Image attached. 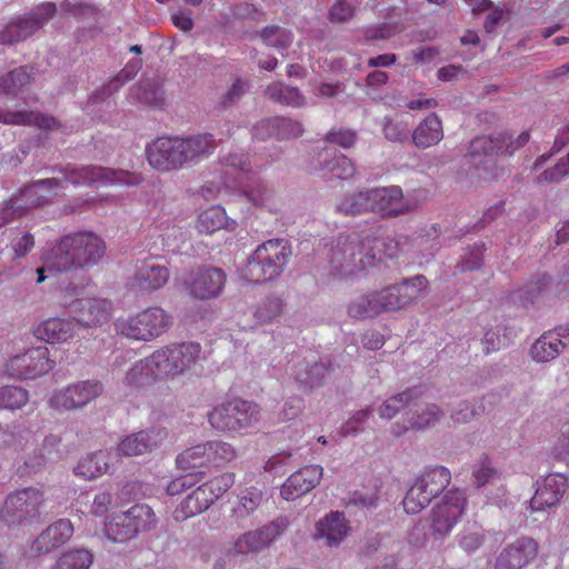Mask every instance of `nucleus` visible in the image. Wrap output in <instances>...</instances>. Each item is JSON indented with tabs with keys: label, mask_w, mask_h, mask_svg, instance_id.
Here are the masks:
<instances>
[{
	"label": "nucleus",
	"mask_w": 569,
	"mask_h": 569,
	"mask_svg": "<svg viewBox=\"0 0 569 569\" xmlns=\"http://www.w3.org/2000/svg\"><path fill=\"white\" fill-rule=\"evenodd\" d=\"M550 277L542 274L532 279L528 284L517 291V298L523 303H533L549 287Z\"/></svg>",
	"instance_id": "nucleus-57"
},
{
	"label": "nucleus",
	"mask_w": 569,
	"mask_h": 569,
	"mask_svg": "<svg viewBox=\"0 0 569 569\" xmlns=\"http://www.w3.org/2000/svg\"><path fill=\"white\" fill-rule=\"evenodd\" d=\"M31 72L28 67L16 68L0 77V93L17 96L30 83Z\"/></svg>",
	"instance_id": "nucleus-46"
},
{
	"label": "nucleus",
	"mask_w": 569,
	"mask_h": 569,
	"mask_svg": "<svg viewBox=\"0 0 569 569\" xmlns=\"http://www.w3.org/2000/svg\"><path fill=\"white\" fill-rule=\"evenodd\" d=\"M102 392L103 385L99 380H81L54 390L48 405L60 412L79 410L100 397Z\"/></svg>",
	"instance_id": "nucleus-14"
},
{
	"label": "nucleus",
	"mask_w": 569,
	"mask_h": 569,
	"mask_svg": "<svg viewBox=\"0 0 569 569\" xmlns=\"http://www.w3.org/2000/svg\"><path fill=\"white\" fill-rule=\"evenodd\" d=\"M566 177H569V152L566 157L559 159L552 168L539 174L536 181L538 184L557 183Z\"/></svg>",
	"instance_id": "nucleus-59"
},
{
	"label": "nucleus",
	"mask_w": 569,
	"mask_h": 569,
	"mask_svg": "<svg viewBox=\"0 0 569 569\" xmlns=\"http://www.w3.org/2000/svg\"><path fill=\"white\" fill-rule=\"evenodd\" d=\"M283 531L282 523L272 521L259 529L247 531L234 541L230 553L248 555L268 548Z\"/></svg>",
	"instance_id": "nucleus-22"
},
{
	"label": "nucleus",
	"mask_w": 569,
	"mask_h": 569,
	"mask_svg": "<svg viewBox=\"0 0 569 569\" xmlns=\"http://www.w3.org/2000/svg\"><path fill=\"white\" fill-rule=\"evenodd\" d=\"M0 122L11 126H33L49 131L61 128L54 117L32 110L0 111Z\"/></svg>",
	"instance_id": "nucleus-31"
},
{
	"label": "nucleus",
	"mask_w": 569,
	"mask_h": 569,
	"mask_svg": "<svg viewBox=\"0 0 569 569\" xmlns=\"http://www.w3.org/2000/svg\"><path fill=\"white\" fill-rule=\"evenodd\" d=\"M415 390L400 392L396 396L388 398L379 408L378 415L382 419L393 418L402 408L410 405L416 396Z\"/></svg>",
	"instance_id": "nucleus-55"
},
{
	"label": "nucleus",
	"mask_w": 569,
	"mask_h": 569,
	"mask_svg": "<svg viewBox=\"0 0 569 569\" xmlns=\"http://www.w3.org/2000/svg\"><path fill=\"white\" fill-rule=\"evenodd\" d=\"M77 327L73 318H49L38 325L34 336L48 343H64L74 338Z\"/></svg>",
	"instance_id": "nucleus-30"
},
{
	"label": "nucleus",
	"mask_w": 569,
	"mask_h": 569,
	"mask_svg": "<svg viewBox=\"0 0 569 569\" xmlns=\"http://www.w3.org/2000/svg\"><path fill=\"white\" fill-rule=\"evenodd\" d=\"M567 489V478L561 473H550L546 476L530 500L532 511H542L556 506Z\"/></svg>",
	"instance_id": "nucleus-27"
},
{
	"label": "nucleus",
	"mask_w": 569,
	"mask_h": 569,
	"mask_svg": "<svg viewBox=\"0 0 569 569\" xmlns=\"http://www.w3.org/2000/svg\"><path fill=\"white\" fill-rule=\"evenodd\" d=\"M54 361L46 346L31 348L22 353L11 356L3 366V373L14 380H32L50 372Z\"/></svg>",
	"instance_id": "nucleus-13"
},
{
	"label": "nucleus",
	"mask_w": 569,
	"mask_h": 569,
	"mask_svg": "<svg viewBox=\"0 0 569 569\" xmlns=\"http://www.w3.org/2000/svg\"><path fill=\"white\" fill-rule=\"evenodd\" d=\"M565 349V340L557 332H543L531 346L530 356L537 362H548L557 358Z\"/></svg>",
	"instance_id": "nucleus-37"
},
{
	"label": "nucleus",
	"mask_w": 569,
	"mask_h": 569,
	"mask_svg": "<svg viewBox=\"0 0 569 569\" xmlns=\"http://www.w3.org/2000/svg\"><path fill=\"white\" fill-rule=\"evenodd\" d=\"M107 537L113 542H124L136 537L128 511L114 513L104 525Z\"/></svg>",
	"instance_id": "nucleus-44"
},
{
	"label": "nucleus",
	"mask_w": 569,
	"mask_h": 569,
	"mask_svg": "<svg viewBox=\"0 0 569 569\" xmlns=\"http://www.w3.org/2000/svg\"><path fill=\"white\" fill-rule=\"evenodd\" d=\"M291 256L287 240L269 239L259 244L241 270L242 278L250 283L260 284L280 277Z\"/></svg>",
	"instance_id": "nucleus-4"
},
{
	"label": "nucleus",
	"mask_w": 569,
	"mask_h": 569,
	"mask_svg": "<svg viewBox=\"0 0 569 569\" xmlns=\"http://www.w3.org/2000/svg\"><path fill=\"white\" fill-rule=\"evenodd\" d=\"M73 535V525L69 519H59L48 526L30 545V557H38L67 543Z\"/></svg>",
	"instance_id": "nucleus-24"
},
{
	"label": "nucleus",
	"mask_w": 569,
	"mask_h": 569,
	"mask_svg": "<svg viewBox=\"0 0 569 569\" xmlns=\"http://www.w3.org/2000/svg\"><path fill=\"white\" fill-rule=\"evenodd\" d=\"M169 268L157 258L138 260L127 278V287L137 293L150 295L162 289L169 281Z\"/></svg>",
	"instance_id": "nucleus-16"
},
{
	"label": "nucleus",
	"mask_w": 569,
	"mask_h": 569,
	"mask_svg": "<svg viewBox=\"0 0 569 569\" xmlns=\"http://www.w3.org/2000/svg\"><path fill=\"white\" fill-rule=\"evenodd\" d=\"M216 149L211 133H197L188 137H159L146 148V158L151 168L159 172L179 170L199 161Z\"/></svg>",
	"instance_id": "nucleus-3"
},
{
	"label": "nucleus",
	"mask_w": 569,
	"mask_h": 569,
	"mask_svg": "<svg viewBox=\"0 0 569 569\" xmlns=\"http://www.w3.org/2000/svg\"><path fill=\"white\" fill-rule=\"evenodd\" d=\"M207 442L187 448L177 456V467L183 471L207 468Z\"/></svg>",
	"instance_id": "nucleus-50"
},
{
	"label": "nucleus",
	"mask_w": 569,
	"mask_h": 569,
	"mask_svg": "<svg viewBox=\"0 0 569 569\" xmlns=\"http://www.w3.org/2000/svg\"><path fill=\"white\" fill-rule=\"evenodd\" d=\"M327 372L328 367L323 363L316 362L310 366L306 362H298L292 375L301 385L313 388L323 383Z\"/></svg>",
	"instance_id": "nucleus-45"
},
{
	"label": "nucleus",
	"mask_w": 569,
	"mask_h": 569,
	"mask_svg": "<svg viewBox=\"0 0 569 569\" xmlns=\"http://www.w3.org/2000/svg\"><path fill=\"white\" fill-rule=\"evenodd\" d=\"M167 381L182 377L200 376L203 371L206 356L198 341H176L154 350Z\"/></svg>",
	"instance_id": "nucleus-5"
},
{
	"label": "nucleus",
	"mask_w": 569,
	"mask_h": 569,
	"mask_svg": "<svg viewBox=\"0 0 569 569\" xmlns=\"http://www.w3.org/2000/svg\"><path fill=\"white\" fill-rule=\"evenodd\" d=\"M486 542L483 529L478 526L472 528H465L458 536V546L467 555H473Z\"/></svg>",
	"instance_id": "nucleus-56"
},
{
	"label": "nucleus",
	"mask_w": 569,
	"mask_h": 569,
	"mask_svg": "<svg viewBox=\"0 0 569 569\" xmlns=\"http://www.w3.org/2000/svg\"><path fill=\"white\" fill-rule=\"evenodd\" d=\"M236 224L234 220L227 217L226 210L221 206H211L204 209L196 221L198 232L203 234H212L221 229L233 230Z\"/></svg>",
	"instance_id": "nucleus-35"
},
{
	"label": "nucleus",
	"mask_w": 569,
	"mask_h": 569,
	"mask_svg": "<svg viewBox=\"0 0 569 569\" xmlns=\"http://www.w3.org/2000/svg\"><path fill=\"white\" fill-rule=\"evenodd\" d=\"M432 498L415 482L403 498V509L409 515H417L425 509Z\"/></svg>",
	"instance_id": "nucleus-54"
},
{
	"label": "nucleus",
	"mask_w": 569,
	"mask_h": 569,
	"mask_svg": "<svg viewBox=\"0 0 569 569\" xmlns=\"http://www.w3.org/2000/svg\"><path fill=\"white\" fill-rule=\"evenodd\" d=\"M167 438V431L163 428L152 427L127 436L117 447L118 456L133 457L152 451L159 447Z\"/></svg>",
	"instance_id": "nucleus-25"
},
{
	"label": "nucleus",
	"mask_w": 569,
	"mask_h": 569,
	"mask_svg": "<svg viewBox=\"0 0 569 569\" xmlns=\"http://www.w3.org/2000/svg\"><path fill=\"white\" fill-rule=\"evenodd\" d=\"M84 277L81 284L72 282L59 290V303L74 315L77 325L86 328L101 327L112 317V302L104 298H81L83 289L89 283Z\"/></svg>",
	"instance_id": "nucleus-6"
},
{
	"label": "nucleus",
	"mask_w": 569,
	"mask_h": 569,
	"mask_svg": "<svg viewBox=\"0 0 569 569\" xmlns=\"http://www.w3.org/2000/svg\"><path fill=\"white\" fill-rule=\"evenodd\" d=\"M236 476L232 472H223L202 483L212 500H218L234 485Z\"/></svg>",
	"instance_id": "nucleus-58"
},
{
	"label": "nucleus",
	"mask_w": 569,
	"mask_h": 569,
	"mask_svg": "<svg viewBox=\"0 0 569 569\" xmlns=\"http://www.w3.org/2000/svg\"><path fill=\"white\" fill-rule=\"evenodd\" d=\"M325 140L343 149H349L356 143L357 132L346 128H332L327 132Z\"/></svg>",
	"instance_id": "nucleus-64"
},
{
	"label": "nucleus",
	"mask_w": 569,
	"mask_h": 569,
	"mask_svg": "<svg viewBox=\"0 0 569 569\" xmlns=\"http://www.w3.org/2000/svg\"><path fill=\"white\" fill-rule=\"evenodd\" d=\"M227 277L220 268H198L184 278L189 296L197 300L214 299L223 291Z\"/></svg>",
	"instance_id": "nucleus-18"
},
{
	"label": "nucleus",
	"mask_w": 569,
	"mask_h": 569,
	"mask_svg": "<svg viewBox=\"0 0 569 569\" xmlns=\"http://www.w3.org/2000/svg\"><path fill=\"white\" fill-rule=\"evenodd\" d=\"M350 526L345 513L331 511L316 523L315 540H321L328 547L340 545L349 535Z\"/></svg>",
	"instance_id": "nucleus-28"
},
{
	"label": "nucleus",
	"mask_w": 569,
	"mask_h": 569,
	"mask_svg": "<svg viewBox=\"0 0 569 569\" xmlns=\"http://www.w3.org/2000/svg\"><path fill=\"white\" fill-rule=\"evenodd\" d=\"M497 476V470L492 466L491 460L483 456L472 467L473 483L477 487H482L490 482Z\"/></svg>",
	"instance_id": "nucleus-61"
},
{
	"label": "nucleus",
	"mask_w": 569,
	"mask_h": 569,
	"mask_svg": "<svg viewBox=\"0 0 569 569\" xmlns=\"http://www.w3.org/2000/svg\"><path fill=\"white\" fill-rule=\"evenodd\" d=\"M530 140L529 131H522L517 138L508 132H500L496 136L477 137L471 142V156L483 153L485 156L509 154L522 148Z\"/></svg>",
	"instance_id": "nucleus-21"
},
{
	"label": "nucleus",
	"mask_w": 569,
	"mask_h": 569,
	"mask_svg": "<svg viewBox=\"0 0 569 569\" xmlns=\"http://www.w3.org/2000/svg\"><path fill=\"white\" fill-rule=\"evenodd\" d=\"M207 469L222 467L237 457L236 449L221 440L207 441Z\"/></svg>",
	"instance_id": "nucleus-47"
},
{
	"label": "nucleus",
	"mask_w": 569,
	"mask_h": 569,
	"mask_svg": "<svg viewBox=\"0 0 569 569\" xmlns=\"http://www.w3.org/2000/svg\"><path fill=\"white\" fill-rule=\"evenodd\" d=\"M261 418L258 403L232 399L216 406L208 413L211 427L221 432H238L254 427Z\"/></svg>",
	"instance_id": "nucleus-9"
},
{
	"label": "nucleus",
	"mask_w": 569,
	"mask_h": 569,
	"mask_svg": "<svg viewBox=\"0 0 569 569\" xmlns=\"http://www.w3.org/2000/svg\"><path fill=\"white\" fill-rule=\"evenodd\" d=\"M263 500L262 491L257 487H249L240 491L237 502L231 510V517L237 523L248 519L260 507Z\"/></svg>",
	"instance_id": "nucleus-40"
},
{
	"label": "nucleus",
	"mask_w": 569,
	"mask_h": 569,
	"mask_svg": "<svg viewBox=\"0 0 569 569\" xmlns=\"http://www.w3.org/2000/svg\"><path fill=\"white\" fill-rule=\"evenodd\" d=\"M29 391L20 386L0 387V410L17 411L29 402Z\"/></svg>",
	"instance_id": "nucleus-49"
},
{
	"label": "nucleus",
	"mask_w": 569,
	"mask_h": 569,
	"mask_svg": "<svg viewBox=\"0 0 569 569\" xmlns=\"http://www.w3.org/2000/svg\"><path fill=\"white\" fill-rule=\"evenodd\" d=\"M376 291L381 312H397L408 308L427 295L428 280L425 276L419 274Z\"/></svg>",
	"instance_id": "nucleus-12"
},
{
	"label": "nucleus",
	"mask_w": 569,
	"mask_h": 569,
	"mask_svg": "<svg viewBox=\"0 0 569 569\" xmlns=\"http://www.w3.org/2000/svg\"><path fill=\"white\" fill-rule=\"evenodd\" d=\"M283 310V301L278 297H268L254 311L256 321L249 325L251 328L272 322Z\"/></svg>",
	"instance_id": "nucleus-51"
},
{
	"label": "nucleus",
	"mask_w": 569,
	"mask_h": 569,
	"mask_svg": "<svg viewBox=\"0 0 569 569\" xmlns=\"http://www.w3.org/2000/svg\"><path fill=\"white\" fill-rule=\"evenodd\" d=\"M539 542L532 537L520 536L507 543L496 556L492 569H527L539 556Z\"/></svg>",
	"instance_id": "nucleus-17"
},
{
	"label": "nucleus",
	"mask_w": 569,
	"mask_h": 569,
	"mask_svg": "<svg viewBox=\"0 0 569 569\" xmlns=\"http://www.w3.org/2000/svg\"><path fill=\"white\" fill-rule=\"evenodd\" d=\"M131 97L136 101L148 106L157 107L163 102L159 88L149 80H143L131 88Z\"/></svg>",
	"instance_id": "nucleus-53"
},
{
	"label": "nucleus",
	"mask_w": 569,
	"mask_h": 569,
	"mask_svg": "<svg viewBox=\"0 0 569 569\" xmlns=\"http://www.w3.org/2000/svg\"><path fill=\"white\" fill-rule=\"evenodd\" d=\"M451 472L443 466H432L423 470L416 482L433 499L450 483Z\"/></svg>",
	"instance_id": "nucleus-39"
},
{
	"label": "nucleus",
	"mask_w": 569,
	"mask_h": 569,
	"mask_svg": "<svg viewBox=\"0 0 569 569\" xmlns=\"http://www.w3.org/2000/svg\"><path fill=\"white\" fill-rule=\"evenodd\" d=\"M57 12L53 2H44L34 7L30 12L10 22L0 32V43L12 44L26 40L39 29H41Z\"/></svg>",
	"instance_id": "nucleus-15"
},
{
	"label": "nucleus",
	"mask_w": 569,
	"mask_h": 569,
	"mask_svg": "<svg viewBox=\"0 0 569 569\" xmlns=\"http://www.w3.org/2000/svg\"><path fill=\"white\" fill-rule=\"evenodd\" d=\"M221 184L226 189L238 190L257 207L272 208V191L251 172L248 157L230 154L224 159Z\"/></svg>",
	"instance_id": "nucleus-7"
},
{
	"label": "nucleus",
	"mask_w": 569,
	"mask_h": 569,
	"mask_svg": "<svg viewBox=\"0 0 569 569\" xmlns=\"http://www.w3.org/2000/svg\"><path fill=\"white\" fill-rule=\"evenodd\" d=\"M467 507L462 490H448L429 513V529L435 540H443L460 521Z\"/></svg>",
	"instance_id": "nucleus-11"
},
{
	"label": "nucleus",
	"mask_w": 569,
	"mask_h": 569,
	"mask_svg": "<svg viewBox=\"0 0 569 569\" xmlns=\"http://www.w3.org/2000/svg\"><path fill=\"white\" fill-rule=\"evenodd\" d=\"M264 96L281 106L291 108H302L307 104L306 97L297 87H290L281 81H274L264 89Z\"/></svg>",
	"instance_id": "nucleus-38"
},
{
	"label": "nucleus",
	"mask_w": 569,
	"mask_h": 569,
	"mask_svg": "<svg viewBox=\"0 0 569 569\" xmlns=\"http://www.w3.org/2000/svg\"><path fill=\"white\" fill-rule=\"evenodd\" d=\"M26 214V208L12 196L0 204V228Z\"/></svg>",
	"instance_id": "nucleus-63"
},
{
	"label": "nucleus",
	"mask_w": 569,
	"mask_h": 569,
	"mask_svg": "<svg viewBox=\"0 0 569 569\" xmlns=\"http://www.w3.org/2000/svg\"><path fill=\"white\" fill-rule=\"evenodd\" d=\"M372 196V213L383 219L397 218L411 211V206L399 186L373 187Z\"/></svg>",
	"instance_id": "nucleus-20"
},
{
	"label": "nucleus",
	"mask_w": 569,
	"mask_h": 569,
	"mask_svg": "<svg viewBox=\"0 0 569 569\" xmlns=\"http://www.w3.org/2000/svg\"><path fill=\"white\" fill-rule=\"evenodd\" d=\"M52 172H58L61 177L34 180L13 194L26 208V213L32 208L48 203L52 197L62 194L67 184L97 188L108 186L136 187L143 180L140 173L97 164L77 167L69 163L67 166H56L52 168Z\"/></svg>",
	"instance_id": "nucleus-1"
},
{
	"label": "nucleus",
	"mask_w": 569,
	"mask_h": 569,
	"mask_svg": "<svg viewBox=\"0 0 569 569\" xmlns=\"http://www.w3.org/2000/svg\"><path fill=\"white\" fill-rule=\"evenodd\" d=\"M128 513L136 536L140 531L151 530L156 526V513L147 505H134L128 510Z\"/></svg>",
	"instance_id": "nucleus-52"
},
{
	"label": "nucleus",
	"mask_w": 569,
	"mask_h": 569,
	"mask_svg": "<svg viewBox=\"0 0 569 569\" xmlns=\"http://www.w3.org/2000/svg\"><path fill=\"white\" fill-rule=\"evenodd\" d=\"M303 133V127L299 121L273 117L260 120L253 127V137L264 140L274 137L278 140L298 138Z\"/></svg>",
	"instance_id": "nucleus-29"
},
{
	"label": "nucleus",
	"mask_w": 569,
	"mask_h": 569,
	"mask_svg": "<svg viewBox=\"0 0 569 569\" xmlns=\"http://www.w3.org/2000/svg\"><path fill=\"white\" fill-rule=\"evenodd\" d=\"M142 61L134 59L129 61L124 68L107 84L109 93L118 91L124 83L132 80L141 69Z\"/></svg>",
	"instance_id": "nucleus-60"
},
{
	"label": "nucleus",
	"mask_w": 569,
	"mask_h": 569,
	"mask_svg": "<svg viewBox=\"0 0 569 569\" xmlns=\"http://www.w3.org/2000/svg\"><path fill=\"white\" fill-rule=\"evenodd\" d=\"M322 478V467L310 465L293 472L282 485L280 493L287 501L296 500L313 489Z\"/></svg>",
	"instance_id": "nucleus-26"
},
{
	"label": "nucleus",
	"mask_w": 569,
	"mask_h": 569,
	"mask_svg": "<svg viewBox=\"0 0 569 569\" xmlns=\"http://www.w3.org/2000/svg\"><path fill=\"white\" fill-rule=\"evenodd\" d=\"M174 325L171 312L160 306H149L116 322L121 336L141 342H151L168 333Z\"/></svg>",
	"instance_id": "nucleus-8"
},
{
	"label": "nucleus",
	"mask_w": 569,
	"mask_h": 569,
	"mask_svg": "<svg viewBox=\"0 0 569 569\" xmlns=\"http://www.w3.org/2000/svg\"><path fill=\"white\" fill-rule=\"evenodd\" d=\"M445 137L442 121L437 113L428 114L412 132V143L418 149L437 146Z\"/></svg>",
	"instance_id": "nucleus-33"
},
{
	"label": "nucleus",
	"mask_w": 569,
	"mask_h": 569,
	"mask_svg": "<svg viewBox=\"0 0 569 569\" xmlns=\"http://www.w3.org/2000/svg\"><path fill=\"white\" fill-rule=\"evenodd\" d=\"M211 496L203 485L197 487L189 493L173 511L174 519L183 521L188 518L202 513L213 503Z\"/></svg>",
	"instance_id": "nucleus-34"
},
{
	"label": "nucleus",
	"mask_w": 569,
	"mask_h": 569,
	"mask_svg": "<svg viewBox=\"0 0 569 569\" xmlns=\"http://www.w3.org/2000/svg\"><path fill=\"white\" fill-rule=\"evenodd\" d=\"M93 555L87 549H70L60 555L51 569H89Z\"/></svg>",
	"instance_id": "nucleus-48"
},
{
	"label": "nucleus",
	"mask_w": 569,
	"mask_h": 569,
	"mask_svg": "<svg viewBox=\"0 0 569 569\" xmlns=\"http://www.w3.org/2000/svg\"><path fill=\"white\" fill-rule=\"evenodd\" d=\"M108 467L107 453L97 451L82 458L76 466L74 473L84 480H92L106 473Z\"/></svg>",
	"instance_id": "nucleus-43"
},
{
	"label": "nucleus",
	"mask_w": 569,
	"mask_h": 569,
	"mask_svg": "<svg viewBox=\"0 0 569 569\" xmlns=\"http://www.w3.org/2000/svg\"><path fill=\"white\" fill-rule=\"evenodd\" d=\"M410 409L406 412V420L411 429H423L439 421L442 412L436 405L410 402Z\"/></svg>",
	"instance_id": "nucleus-42"
},
{
	"label": "nucleus",
	"mask_w": 569,
	"mask_h": 569,
	"mask_svg": "<svg viewBox=\"0 0 569 569\" xmlns=\"http://www.w3.org/2000/svg\"><path fill=\"white\" fill-rule=\"evenodd\" d=\"M248 88V81L241 78L234 79V81L230 84V87H228L226 92L222 93L221 97L219 98V104L222 108L234 106L241 100Z\"/></svg>",
	"instance_id": "nucleus-62"
},
{
	"label": "nucleus",
	"mask_w": 569,
	"mask_h": 569,
	"mask_svg": "<svg viewBox=\"0 0 569 569\" xmlns=\"http://www.w3.org/2000/svg\"><path fill=\"white\" fill-rule=\"evenodd\" d=\"M43 492L28 487L9 493L0 510V520L10 527L31 525L40 518Z\"/></svg>",
	"instance_id": "nucleus-10"
},
{
	"label": "nucleus",
	"mask_w": 569,
	"mask_h": 569,
	"mask_svg": "<svg viewBox=\"0 0 569 569\" xmlns=\"http://www.w3.org/2000/svg\"><path fill=\"white\" fill-rule=\"evenodd\" d=\"M348 316L353 319H373L380 316L379 299L377 291L362 293L353 298L347 307Z\"/></svg>",
	"instance_id": "nucleus-41"
},
{
	"label": "nucleus",
	"mask_w": 569,
	"mask_h": 569,
	"mask_svg": "<svg viewBox=\"0 0 569 569\" xmlns=\"http://www.w3.org/2000/svg\"><path fill=\"white\" fill-rule=\"evenodd\" d=\"M320 170L326 173H331L339 180L352 179L357 169L355 163L345 154L337 150L325 148L319 152Z\"/></svg>",
	"instance_id": "nucleus-32"
},
{
	"label": "nucleus",
	"mask_w": 569,
	"mask_h": 569,
	"mask_svg": "<svg viewBox=\"0 0 569 569\" xmlns=\"http://www.w3.org/2000/svg\"><path fill=\"white\" fill-rule=\"evenodd\" d=\"M162 381L166 380L154 351L132 363L122 378V385L131 390H138Z\"/></svg>",
	"instance_id": "nucleus-23"
},
{
	"label": "nucleus",
	"mask_w": 569,
	"mask_h": 569,
	"mask_svg": "<svg viewBox=\"0 0 569 569\" xmlns=\"http://www.w3.org/2000/svg\"><path fill=\"white\" fill-rule=\"evenodd\" d=\"M397 244L392 239L386 240L378 237H366L358 244L350 243L345 249L349 252L351 261L356 264L358 261L359 269H363L366 264H371L373 261H383L395 257Z\"/></svg>",
	"instance_id": "nucleus-19"
},
{
	"label": "nucleus",
	"mask_w": 569,
	"mask_h": 569,
	"mask_svg": "<svg viewBox=\"0 0 569 569\" xmlns=\"http://www.w3.org/2000/svg\"><path fill=\"white\" fill-rule=\"evenodd\" d=\"M372 188H362L343 194L337 200L336 207L346 216L372 213Z\"/></svg>",
	"instance_id": "nucleus-36"
},
{
	"label": "nucleus",
	"mask_w": 569,
	"mask_h": 569,
	"mask_svg": "<svg viewBox=\"0 0 569 569\" xmlns=\"http://www.w3.org/2000/svg\"><path fill=\"white\" fill-rule=\"evenodd\" d=\"M104 252V241L91 231L66 234L43 253V264L37 269V282L41 283L59 273L96 266Z\"/></svg>",
	"instance_id": "nucleus-2"
}]
</instances>
